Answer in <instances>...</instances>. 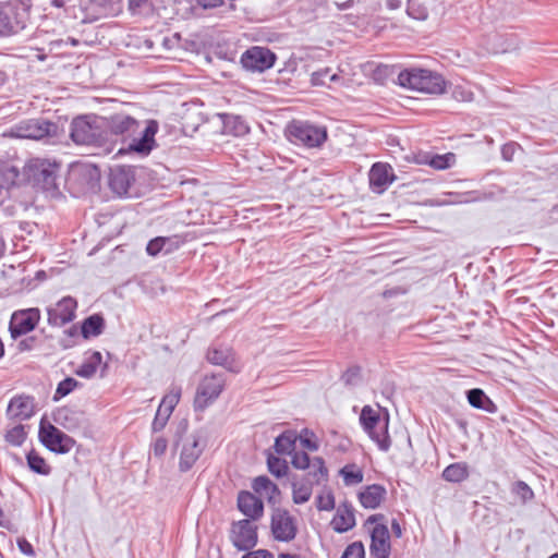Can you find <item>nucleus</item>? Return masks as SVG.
I'll use <instances>...</instances> for the list:
<instances>
[{
    "label": "nucleus",
    "mask_w": 558,
    "mask_h": 558,
    "mask_svg": "<svg viewBox=\"0 0 558 558\" xmlns=\"http://www.w3.org/2000/svg\"><path fill=\"white\" fill-rule=\"evenodd\" d=\"M398 84L412 90L433 95H440L446 90V81L440 74L418 68L401 71L398 75Z\"/></svg>",
    "instance_id": "f257e3e1"
},
{
    "label": "nucleus",
    "mask_w": 558,
    "mask_h": 558,
    "mask_svg": "<svg viewBox=\"0 0 558 558\" xmlns=\"http://www.w3.org/2000/svg\"><path fill=\"white\" fill-rule=\"evenodd\" d=\"M360 423L379 450L387 452L390 449L391 439L388 434L389 414L387 411L381 413L380 410L365 405L360 414Z\"/></svg>",
    "instance_id": "f03ea898"
},
{
    "label": "nucleus",
    "mask_w": 558,
    "mask_h": 558,
    "mask_svg": "<svg viewBox=\"0 0 558 558\" xmlns=\"http://www.w3.org/2000/svg\"><path fill=\"white\" fill-rule=\"evenodd\" d=\"M28 20L29 9L23 1L0 2V37L23 31Z\"/></svg>",
    "instance_id": "7ed1b4c3"
},
{
    "label": "nucleus",
    "mask_w": 558,
    "mask_h": 558,
    "mask_svg": "<svg viewBox=\"0 0 558 558\" xmlns=\"http://www.w3.org/2000/svg\"><path fill=\"white\" fill-rule=\"evenodd\" d=\"M100 119L96 116L77 117L71 122L70 136L77 145H101L104 141Z\"/></svg>",
    "instance_id": "20e7f679"
},
{
    "label": "nucleus",
    "mask_w": 558,
    "mask_h": 558,
    "mask_svg": "<svg viewBox=\"0 0 558 558\" xmlns=\"http://www.w3.org/2000/svg\"><path fill=\"white\" fill-rule=\"evenodd\" d=\"M287 134L292 143L301 144L308 148L319 147L327 140L325 126L300 120H294L287 126Z\"/></svg>",
    "instance_id": "39448f33"
},
{
    "label": "nucleus",
    "mask_w": 558,
    "mask_h": 558,
    "mask_svg": "<svg viewBox=\"0 0 558 558\" xmlns=\"http://www.w3.org/2000/svg\"><path fill=\"white\" fill-rule=\"evenodd\" d=\"M39 439L41 444L50 451L56 453H68L75 446V440L63 433L51 423L40 422Z\"/></svg>",
    "instance_id": "423d86ee"
},
{
    "label": "nucleus",
    "mask_w": 558,
    "mask_h": 558,
    "mask_svg": "<svg viewBox=\"0 0 558 558\" xmlns=\"http://www.w3.org/2000/svg\"><path fill=\"white\" fill-rule=\"evenodd\" d=\"M57 170L56 163L39 159L31 161L26 168L28 180L43 191L57 189Z\"/></svg>",
    "instance_id": "0eeeda50"
},
{
    "label": "nucleus",
    "mask_w": 558,
    "mask_h": 558,
    "mask_svg": "<svg viewBox=\"0 0 558 558\" xmlns=\"http://www.w3.org/2000/svg\"><path fill=\"white\" fill-rule=\"evenodd\" d=\"M270 530L276 541L289 543L298 534V523L287 509L275 508L270 517Z\"/></svg>",
    "instance_id": "6e6552de"
},
{
    "label": "nucleus",
    "mask_w": 558,
    "mask_h": 558,
    "mask_svg": "<svg viewBox=\"0 0 558 558\" xmlns=\"http://www.w3.org/2000/svg\"><path fill=\"white\" fill-rule=\"evenodd\" d=\"M58 125L45 119L22 121L13 129V135L19 138L43 140L57 135Z\"/></svg>",
    "instance_id": "1a4fd4ad"
},
{
    "label": "nucleus",
    "mask_w": 558,
    "mask_h": 558,
    "mask_svg": "<svg viewBox=\"0 0 558 558\" xmlns=\"http://www.w3.org/2000/svg\"><path fill=\"white\" fill-rule=\"evenodd\" d=\"M225 387V377L222 374H213L210 376H205L196 391V396L194 399V407L196 410H204L207 408L214 400H216Z\"/></svg>",
    "instance_id": "9d476101"
},
{
    "label": "nucleus",
    "mask_w": 558,
    "mask_h": 558,
    "mask_svg": "<svg viewBox=\"0 0 558 558\" xmlns=\"http://www.w3.org/2000/svg\"><path fill=\"white\" fill-rule=\"evenodd\" d=\"M205 441L197 434H190L181 438L179 469L181 472L190 471L205 449Z\"/></svg>",
    "instance_id": "9b49d317"
},
{
    "label": "nucleus",
    "mask_w": 558,
    "mask_h": 558,
    "mask_svg": "<svg viewBox=\"0 0 558 558\" xmlns=\"http://www.w3.org/2000/svg\"><path fill=\"white\" fill-rule=\"evenodd\" d=\"M40 320V311L36 307L20 310L12 314L9 330L16 339L34 330Z\"/></svg>",
    "instance_id": "f8f14e48"
},
{
    "label": "nucleus",
    "mask_w": 558,
    "mask_h": 558,
    "mask_svg": "<svg viewBox=\"0 0 558 558\" xmlns=\"http://www.w3.org/2000/svg\"><path fill=\"white\" fill-rule=\"evenodd\" d=\"M276 61V56L268 48L252 47L241 57L242 66L251 72H264L270 69Z\"/></svg>",
    "instance_id": "ddd939ff"
},
{
    "label": "nucleus",
    "mask_w": 558,
    "mask_h": 558,
    "mask_svg": "<svg viewBox=\"0 0 558 558\" xmlns=\"http://www.w3.org/2000/svg\"><path fill=\"white\" fill-rule=\"evenodd\" d=\"M77 302L72 296H64L53 305L47 307L48 324L52 327H62L71 323L76 316Z\"/></svg>",
    "instance_id": "4468645a"
},
{
    "label": "nucleus",
    "mask_w": 558,
    "mask_h": 558,
    "mask_svg": "<svg viewBox=\"0 0 558 558\" xmlns=\"http://www.w3.org/2000/svg\"><path fill=\"white\" fill-rule=\"evenodd\" d=\"M230 538L239 550H248L257 544V526L244 519L232 524Z\"/></svg>",
    "instance_id": "2eb2a0df"
},
{
    "label": "nucleus",
    "mask_w": 558,
    "mask_h": 558,
    "mask_svg": "<svg viewBox=\"0 0 558 558\" xmlns=\"http://www.w3.org/2000/svg\"><path fill=\"white\" fill-rule=\"evenodd\" d=\"M135 181L134 170L130 166H117L110 169L108 184L118 196L129 194V190Z\"/></svg>",
    "instance_id": "dca6fc26"
},
{
    "label": "nucleus",
    "mask_w": 558,
    "mask_h": 558,
    "mask_svg": "<svg viewBox=\"0 0 558 558\" xmlns=\"http://www.w3.org/2000/svg\"><path fill=\"white\" fill-rule=\"evenodd\" d=\"M390 550V534L387 525L376 524L371 533V556L373 558H389Z\"/></svg>",
    "instance_id": "f3484780"
},
{
    "label": "nucleus",
    "mask_w": 558,
    "mask_h": 558,
    "mask_svg": "<svg viewBox=\"0 0 558 558\" xmlns=\"http://www.w3.org/2000/svg\"><path fill=\"white\" fill-rule=\"evenodd\" d=\"M34 398L26 395L13 397L7 408V417L13 421H25L34 414Z\"/></svg>",
    "instance_id": "a211bd4d"
},
{
    "label": "nucleus",
    "mask_w": 558,
    "mask_h": 558,
    "mask_svg": "<svg viewBox=\"0 0 558 558\" xmlns=\"http://www.w3.org/2000/svg\"><path fill=\"white\" fill-rule=\"evenodd\" d=\"M158 122L149 120L146 128L140 133V137H133L129 149L141 155H148L155 146V135L158 132Z\"/></svg>",
    "instance_id": "6ab92c4d"
},
{
    "label": "nucleus",
    "mask_w": 558,
    "mask_h": 558,
    "mask_svg": "<svg viewBox=\"0 0 558 558\" xmlns=\"http://www.w3.org/2000/svg\"><path fill=\"white\" fill-rule=\"evenodd\" d=\"M371 189L376 193H383L395 180L392 168L388 163L376 162L369 173Z\"/></svg>",
    "instance_id": "aec40b11"
},
{
    "label": "nucleus",
    "mask_w": 558,
    "mask_h": 558,
    "mask_svg": "<svg viewBox=\"0 0 558 558\" xmlns=\"http://www.w3.org/2000/svg\"><path fill=\"white\" fill-rule=\"evenodd\" d=\"M108 128L116 135L131 138L138 132L140 122L130 116L118 113L109 119Z\"/></svg>",
    "instance_id": "412c9836"
},
{
    "label": "nucleus",
    "mask_w": 558,
    "mask_h": 558,
    "mask_svg": "<svg viewBox=\"0 0 558 558\" xmlns=\"http://www.w3.org/2000/svg\"><path fill=\"white\" fill-rule=\"evenodd\" d=\"M239 510L251 520H258L264 514V504L254 494L243 490L238 496Z\"/></svg>",
    "instance_id": "4be33fe9"
},
{
    "label": "nucleus",
    "mask_w": 558,
    "mask_h": 558,
    "mask_svg": "<svg viewBox=\"0 0 558 558\" xmlns=\"http://www.w3.org/2000/svg\"><path fill=\"white\" fill-rule=\"evenodd\" d=\"M70 179L78 181L84 192L96 191L99 186L100 172L97 167L81 166L72 170Z\"/></svg>",
    "instance_id": "5701e85b"
},
{
    "label": "nucleus",
    "mask_w": 558,
    "mask_h": 558,
    "mask_svg": "<svg viewBox=\"0 0 558 558\" xmlns=\"http://www.w3.org/2000/svg\"><path fill=\"white\" fill-rule=\"evenodd\" d=\"M355 525V515L353 507L343 502L337 509L335 517L331 520V526L336 532L344 533Z\"/></svg>",
    "instance_id": "b1692460"
},
{
    "label": "nucleus",
    "mask_w": 558,
    "mask_h": 558,
    "mask_svg": "<svg viewBox=\"0 0 558 558\" xmlns=\"http://www.w3.org/2000/svg\"><path fill=\"white\" fill-rule=\"evenodd\" d=\"M207 360L215 365H220L228 371L238 372L233 352L228 347H213L207 352Z\"/></svg>",
    "instance_id": "393cba45"
},
{
    "label": "nucleus",
    "mask_w": 558,
    "mask_h": 558,
    "mask_svg": "<svg viewBox=\"0 0 558 558\" xmlns=\"http://www.w3.org/2000/svg\"><path fill=\"white\" fill-rule=\"evenodd\" d=\"M387 490L379 484H372L366 486L360 494L359 500L361 505L366 509H376L380 506Z\"/></svg>",
    "instance_id": "a878e982"
},
{
    "label": "nucleus",
    "mask_w": 558,
    "mask_h": 558,
    "mask_svg": "<svg viewBox=\"0 0 558 558\" xmlns=\"http://www.w3.org/2000/svg\"><path fill=\"white\" fill-rule=\"evenodd\" d=\"M252 488L256 494L266 497L269 504L278 502L280 490L267 476L262 475L254 478Z\"/></svg>",
    "instance_id": "bb28decb"
},
{
    "label": "nucleus",
    "mask_w": 558,
    "mask_h": 558,
    "mask_svg": "<svg viewBox=\"0 0 558 558\" xmlns=\"http://www.w3.org/2000/svg\"><path fill=\"white\" fill-rule=\"evenodd\" d=\"M466 399L471 407L483 410L487 413H496L498 408L490 398L480 388L466 391Z\"/></svg>",
    "instance_id": "cd10ccee"
},
{
    "label": "nucleus",
    "mask_w": 558,
    "mask_h": 558,
    "mask_svg": "<svg viewBox=\"0 0 558 558\" xmlns=\"http://www.w3.org/2000/svg\"><path fill=\"white\" fill-rule=\"evenodd\" d=\"M102 363V355L99 351H88L85 353L82 365L75 371V374L83 378H92Z\"/></svg>",
    "instance_id": "c85d7f7f"
},
{
    "label": "nucleus",
    "mask_w": 558,
    "mask_h": 558,
    "mask_svg": "<svg viewBox=\"0 0 558 558\" xmlns=\"http://www.w3.org/2000/svg\"><path fill=\"white\" fill-rule=\"evenodd\" d=\"M105 329V319L100 314H93L85 318L81 326V335L84 339L100 336Z\"/></svg>",
    "instance_id": "c756f323"
},
{
    "label": "nucleus",
    "mask_w": 558,
    "mask_h": 558,
    "mask_svg": "<svg viewBox=\"0 0 558 558\" xmlns=\"http://www.w3.org/2000/svg\"><path fill=\"white\" fill-rule=\"evenodd\" d=\"M223 133L234 136H242L248 133L250 129L246 122L239 116L221 114Z\"/></svg>",
    "instance_id": "7c9ffc66"
},
{
    "label": "nucleus",
    "mask_w": 558,
    "mask_h": 558,
    "mask_svg": "<svg viewBox=\"0 0 558 558\" xmlns=\"http://www.w3.org/2000/svg\"><path fill=\"white\" fill-rule=\"evenodd\" d=\"M470 475L469 466L464 462H456L446 466L442 471V478L450 483H461Z\"/></svg>",
    "instance_id": "2f4dec72"
},
{
    "label": "nucleus",
    "mask_w": 558,
    "mask_h": 558,
    "mask_svg": "<svg viewBox=\"0 0 558 558\" xmlns=\"http://www.w3.org/2000/svg\"><path fill=\"white\" fill-rule=\"evenodd\" d=\"M298 436L294 430H286L275 440V451L278 454H291L295 450Z\"/></svg>",
    "instance_id": "473e14b6"
},
{
    "label": "nucleus",
    "mask_w": 558,
    "mask_h": 558,
    "mask_svg": "<svg viewBox=\"0 0 558 558\" xmlns=\"http://www.w3.org/2000/svg\"><path fill=\"white\" fill-rule=\"evenodd\" d=\"M340 476L343 478V483L347 486L357 485L363 482L364 473L362 469L354 464H347L339 471Z\"/></svg>",
    "instance_id": "72a5a7b5"
},
{
    "label": "nucleus",
    "mask_w": 558,
    "mask_h": 558,
    "mask_svg": "<svg viewBox=\"0 0 558 558\" xmlns=\"http://www.w3.org/2000/svg\"><path fill=\"white\" fill-rule=\"evenodd\" d=\"M28 468L40 475H48L51 472V468L47 464L46 460L39 456L35 450H31L27 456Z\"/></svg>",
    "instance_id": "f704fd0d"
},
{
    "label": "nucleus",
    "mask_w": 558,
    "mask_h": 558,
    "mask_svg": "<svg viewBox=\"0 0 558 558\" xmlns=\"http://www.w3.org/2000/svg\"><path fill=\"white\" fill-rule=\"evenodd\" d=\"M312 496V486L308 484H292V499L296 505L305 504Z\"/></svg>",
    "instance_id": "c9c22d12"
},
{
    "label": "nucleus",
    "mask_w": 558,
    "mask_h": 558,
    "mask_svg": "<svg viewBox=\"0 0 558 558\" xmlns=\"http://www.w3.org/2000/svg\"><path fill=\"white\" fill-rule=\"evenodd\" d=\"M511 493L515 495L522 504H526L534 498L532 488L523 481H517L511 486Z\"/></svg>",
    "instance_id": "e433bc0d"
},
{
    "label": "nucleus",
    "mask_w": 558,
    "mask_h": 558,
    "mask_svg": "<svg viewBox=\"0 0 558 558\" xmlns=\"http://www.w3.org/2000/svg\"><path fill=\"white\" fill-rule=\"evenodd\" d=\"M4 439L7 442H9L12 446L19 447L22 446V444L26 439V432L23 425H16L10 429L7 430L4 435Z\"/></svg>",
    "instance_id": "4c0bfd02"
},
{
    "label": "nucleus",
    "mask_w": 558,
    "mask_h": 558,
    "mask_svg": "<svg viewBox=\"0 0 558 558\" xmlns=\"http://www.w3.org/2000/svg\"><path fill=\"white\" fill-rule=\"evenodd\" d=\"M267 465L269 472L276 477L284 476L289 469L286 460L271 454L267 459Z\"/></svg>",
    "instance_id": "58836bf2"
},
{
    "label": "nucleus",
    "mask_w": 558,
    "mask_h": 558,
    "mask_svg": "<svg viewBox=\"0 0 558 558\" xmlns=\"http://www.w3.org/2000/svg\"><path fill=\"white\" fill-rule=\"evenodd\" d=\"M308 469V475L313 477L316 484L320 483V481L327 476V468L325 466L323 458H314Z\"/></svg>",
    "instance_id": "ea45409f"
},
{
    "label": "nucleus",
    "mask_w": 558,
    "mask_h": 558,
    "mask_svg": "<svg viewBox=\"0 0 558 558\" xmlns=\"http://www.w3.org/2000/svg\"><path fill=\"white\" fill-rule=\"evenodd\" d=\"M181 397V388L173 387L161 400L159 408H165L167 412H173Z\"/></svg>",
    "instance_id": "a19ab883"
},
{
    "label": "nucleus",
    "mask_w": 558,
    "mask_h": 558,
    "mask_svg": "<svg viewBox=\"0 0 558 558\" xmlns=\"http://www.w3.org/2000/svg\"><path fill=\"white\" fill-rule=\"evenodd\" d=\"M327 80L329 82H336L339 80V76L336 73H331L329 68H325L315 71L311 78L313 85H327Z\"/></svg>",
    "instance_id": "79ce46f5"
},
{
    "label": "nucleus",
    "mask_w": 558,
    "mask_h": 558,
    "mask_svg": "<svg viewBox=\"0 0 558 558\" xmlns=\"http://www.w3.org/2000/svg\"><path fill=\"white\" fill-rule=\"evenodd\" d=\"M78 381L72 377H66L58 384L53 400L65 397L71 393L77 386Z\"/></svg>",
    "instance_id": "37998d69"
},
{
    "label": "nucleus",
    "mask_w": 558,
    "mask_h": 558,
    "mask_svg": "<svg viewBox=\"0 0 558 558\" xmlns=\"http://www.w3.org/2000/svg\"><path fill=\"white\" fill-rule=\"evenodd\" d=\"M407 13L410 17L424 21L428 16L427 8L413 0H408Z\"/></svg>",
    "instance_id": "c03bdc74"
},
{
    "label": "nucleus",
    "mask_w": 558,
    "mask_h": 558,
    "mask_svg": "<svg viewBox=\"0 0 558 558\" xmlns=\"http://www.w3.org/2000/svg\"><path fill=\"white\" fill-rule=\"evenodd\" d=\"M453 162H454V155L449 153L446 155H435L430 159L429 165L434 169L444 170V169L450 168Z\"/></svg>",
    "instance_id": "a18cd8bd"
},
{
    "label": "nucleus",
    "mask_w": 558,
    "mask_h": 558,
    "mask_svg": "<svg viewBox=\"0 0 558 558\" xmlns=\"http://www.w3.org/2000/svg\"><path fill=\"white\" fill-rule=\"evenodd\" d=\"M171 413L167 412L165 408H159L156 412L155 418L151 424V429L154 433H158L165 428L168 423Z\"/></svg>",
    "instance_id": "49530a36"
},
{
    "label": "nucleus",
    "mask_w": 558,
    "mask_h": 558,
    "mask_svg": "<svg viewBox=\"0 0 558 558\" xmlns=\"http://www.w3.org/2000/svg\"><path fill=\"white\" fill-rule=\"evenodd\" d=\"M342 381L347 386H355L361 380V367L352 366L349 367L341 376Z\"/></svg>",
    "instance_id": "de8ad7c7"
},
{
    "label": "nucleus",
    "mask_w": 558,
    "mask_h": 558,
    "mask_svg": "<svg viewBox=\"0 0 558 558\" xmlns=\"http://www.w3.org/2000/svg\"><path fill=\"white\" fill-rule=\"evenodd\" d=\"M291 454V463L295 469L306 470L310 468L312 461L306 452H299L294 450Z\"/></svg>",
    "instance_id": "09e8293b"
},
{
    "label": "nucleus",
    "mask_w": 558,
    "mask_h": 558,
    "mask_svg": "<svg viewBox=\"0 0 558 558\" xmlns=\"http://www.w3.org/2000/svg\"><path fill=\"white\" fill-rule=\"evenodd\" d=\"M365 550L361 542L350 544L343 551L341 558H364Z\"/></svg>",
    "instance_id": "8fccbe9b"
},
{
    "label": "nucleus",
    "mask_w": 558,
    "mask_h": 558,
    "mask_svg": "<svg viewBox=\"0 0 558 558\" xmlns=\"http://www.w3.org/2000/svg\"><path fill=\"white\" fill-rule=\"evenodd\" d=\"M316 507L319 511H330L335 508V497L332 493L328 492L325 495H319L316 498Z\"/></svg>",
    "instance_id": "3c124183"
},
{
    "label": "nucleus",
    "mask_w": 558,
    "mask_h": 558,
    "mask_svg": "<svg viewBox=\"0 0 558 558\" xmlns=\"http://www.w3.org/2000/svg\"><path fill=\"white\" fill-rule=\"evenodd\" d=\"M168 242L167 238L158 236L153 240H150L146 246V252L150 256H156L158 253H160L165 246V244Z\"/></svg>",
    "instance_id": "603ef678"
},
{
    "label": "nucleus",
    "mask_w": 558,
    "mask_h": 558,
    "mask_svg": "<svg viewBox=\"0 0 558 558\" xmlns=\"http://www.w3.org/2000/svg\"><path fill=\"white\" fill-rule=\"evenodd\" d=\"M150 448L155 457L161 458L167 451L168 441L165 437L158 436L151 442Z\"/></svg>",
    "instance_id": "864d4df0"
},
{
    "label": "nucleus",
    "mask_w": 558,
    "mask_h": 558,
    "mask_svg": "<svg viewBox=\"0 0 558 558\" xmlns=\"http://www.w3.org/2000/svg\"><path fill=\"white\" fill-rule=\"evenodd\" d=\"M453 97L457 99V100H461V101H471L473 99V93L470 92V90H464L462 89L461 87H456L454 90H453Z\"/></svg>",
    "instance_id": "5fc2aeb1"
},
{
    "label": "nucleus",
    "mask_w": 558,
    "mask_h": 558,
    "mask_svg": "<svg viewBox=\"0 0 558 558\" xmlns=\"http://www.w3.org/2000/svg\"><path fill=\"white\" fill-rule=\"evenodd\" d=\"M17 546L24 555H27L31 557L35 556V551H34L32 544L28 541H26L25 538H20L17 541Z\"/></svg>",
    "instance_id": "6e6d98bb"
},
{
    "label": "nucleus",
    "mask_w": 558,
    "mask_h": 558,
    "mask_svg": "<svg viewBox=\"0 0 558 558\" xmlns=\"http://www.w3.org/2000/svg\"><path fill=\"white\" fill-rule=\"evenodd\" d=\"M242 558H274V555L267 549H258L247 553Z\"/></svg>",
    "instance_id": "4d7b16f0"
},
{
    "label": "nucleus",
    "mask_w": 558,
    "mask_h": 558,
    "mask_svg": "<svg viewBox=\"0 0 558 558\" xmlns=\"http://www.w3.org/2000/svg\"><path fill=\"white\" fill-rule=\"evenodd\" d=\"M300 440L302 446L310 451H316L318 449V444L310 437L301 436Z\"/></svg>",
    "instance_id": "13d9d810"
},
{
    "label": "nucleus",
    "mask_w": 558,
    "mask_h": 558,
    "mask_svg": "<svg viewBox=\"0 0 558 558\" xmlns=\"http://www.w3.org/2000/svg\"><path fill=\"white\" fill-rule=\"evenodd\" d=\"M514 153V145L513 144H506L501 148V155L505 160L510 161L512 159Z\"/></svg>",
    "instance_id": "bf43d9fd"
},
{
    "label": "nucleus",
    "mask_w": 558,
    "mask_h": 558,
    "mask_svg": "<svg viewBox=\"0 0 558 558\" xmlns=\"http://www.w3.org/2000/svg\"><path fill=\"white\" fill-rule=\"evenodd\" d=\"M92 3L98 8H101L104 10H110L111 5L113 3V0H90Z\"/></svg>",
    "instance_id": "052dcab7"
},
{
    "label": "nucleus",
    "mask_w": 558,
    "mask_h": 558,
    "mask_svg": "<svg viewBox=\"0 0 558 558\" xmlns=\"http://www.w3.org/2000/svg\"><path fill=\"white\" fill-rule=\"evenodd\" d=\"M204 8H216L222 3V0H197Z\"/></svg>",
    "instance_id": "680f3d73"
},
{
    "label": "nucleus",
    "mask_w": 558,
    "mask_h": 558,
    "mask_svg": "<svg viewBox=\"0 0 558 558\" xmlns=\"http://www.w3.org/2000/svg\"><path fill=\"white\" fill-rule=\"evenodd\" d=\"M391 530H392V533L395 534L396 537H401L402 536V529H401V525H400V523L398 522L397 519H393L391 521Z\"/></svg>",
    "instance_id": "e2e57ef3"
},
{
    "label": "nucleus",
    "mask_w": 558,
    "mask_h": 558,
    "mask_svg": "<svg viewBox=\"0 0 558 558\" xmlns=\"http://www.w3.org/2000/svg\"><path fill=\"white\" fill-rule=\"evenodd\" d=\"M34 342V339L33 338H29V339H24L22 340L20 343H19V348L21 351H28V350H32L33 345L32 343Z\"/></svg>",
    "instance_id": "0e129e2a"
},
{
    "label": "nucleus",
    "mask_w": 558,
    "mask_h": 558,
    "mask_svg": "<svg viewBox=\"0 0 558 558\" xmlns=\"http://www.w3.org/2000/svg\"><path fill=\"white\" fill-rule=\"evenodd\" d=\"M148 0H129V7L131 10L142 8Z\"/></svg>",
    "instance_id": "69168bd1"
},
{
    "label": "nucleus",
    "mask_w": 558,
    "mask_h": 558,
    "mask_svg": "<svg viewBox=\"0 0 558 558\" xmlns=\"http://www.w3.org/2000/svg\"><path fill=\"white\" fill-rule=\"evenodd\" d=\"M386 4L389 10H397L401 8V0H387Z\"/></svg>",
    "instance_id": "338daca9"
},
{
    "label": "nucleus",
    "mask_w": 558,
    "mask_h": 558,
    "mask_svg": "<svg viewBox=\"0 0 558 558\" xmlns=\"http://www.w3.org/2000/svg\"><path fill=\"white\" fill-rule=\"evenodd\" d=\"M354 0H347L344 2H336L339 10H345L352 7Z\"/></svg>",
    "instance_id": "774afa93"
}]
</instances>
